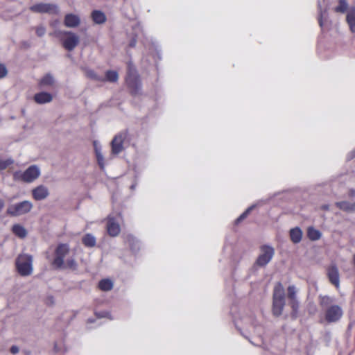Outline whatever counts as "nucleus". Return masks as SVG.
<instances>
[{
  "mask_svg": "<svg viewBox=\"0 0 355 355\" xmlns=\"http://www.w3.org/2000/svg\"><path fill=\"white\" fill-rule=\"evenodd\" d=\"M69 247L67 244H60L55 250L52 265L57 269L76 270L77 263L73 257H68Z\"/></svg>",
  "mask_w": 355,
  "mask_h": 355,
  "instance_id": "obj_1",
  "label": "nucleus"
},
{
  "mask_svg": "<svg viewBox=\"0 0 355 355\" xmlns=\"http://www.w3.org/2000/svg\"><path fill=\"white\" fill-rule=\"evenodd\" d=\"M320 306L324 312V319L329 323L338 322L343 316V311L342 308L336 304H334L336 299L329 295H320Z\"/></svg>",
  "mask_w": 355,
  "mask_h": 355,
  "instance_id": "obj_2",
  "label": "nucleus"
},
{
  "mask_svg": "<svg viewBox=\"0 0 355 355\" xmlns=\"http://www.w3.org/2000/svg\"><path fill=\"white\" fill-rule=\"evenodd\" d=\"M285 305L284 289L281 283H277L274 288L272 311L274 315L282 314Z\"/></svg>",
  "mask_w": 355,
  "mask_h": 355,
  "instance_id": "obj_3",
  "label": "nucleus"
},
{
  "mask_svg": "<svg viewBox=\"0 0 355 355\" xmlns=\"http://www.w3.org/2000/svg\"><path fill=\"white\" fill-rule=\"evenodd\" d=\"M125 80L131 92L134 95L139 94L141 88V81L135 67L130 62L128 64V72Z\"/></svg>",
  "mask_w": 355,
  "mask_h": 355,
  "instance_id": "obj_4",
  "label": "nucleus"
},
{
  "mask_svg": "<svg viewBox=\"0 0 355 355\" xmlns=\"http://www.w3.org/2000/svg\"><path fill=\"white\" fill-rule=\"evenodd\" d=\"M40 175V169L36 165L29 166L24 172L20 171L13 173V178L16 180H21L25 182H32Z\"/></svg>",
  "mask_w": 355,
  "mask_h": 355,
  "instance_id": "obj_5",
  "label": "nucleus"
},
{
  "mask_svg": "<svg viewBox=\"0 0 355 355\" xmlns=\"http://www.w3.org/2000/svg\"><path fill=\"white\" fill-rule=\"evenodd\" d=\"M33 257L28 254L19 255L16 260L18 272L21 276H28L33 272Z\"/></svg>",
  "mask_w": 355,
  "mask_h": 355,
  "instance_id": "obj_6",
  "label": "nucleus"
},
{
  "mask_svg": "<svg viewBox=\"0 0 355 355\" xmlns=\"http://www.w3.org/2000/svg\"><path fill=\"white\" fill-rule=\"evenodd\" d=\"M274 254L275 250L272 246L268 245H261L259 254L254 265L259 267H265L272 260Z\"/></svg>",
  "mask_w": 355,
  "mask_h": 355,
  "instance_id": "obj_7",
  "label": "nucleus"
},
{
  "mask_svg": "<svg viewBox=\"0 0 355 355\" xmlns=\"http://www.w3.org/2000/svg\"><path fill=\"white\" fill-rule=\"evenodd\" d=\"M62 36V45L65 49L69 51H73L79 44V37L71 31H60Z\"/></svg>",
  "mask_w": 355,
  "mask_h": 355,
  "instance_id": "obj_8",
  "label": "nucleus"
},
{
  "mask_svg": "<svg viewBox=\"0 0 355 355\" xmlns=\"http://www.w3.org/2000/svg\"><path fill=\"white\" fill-rule=\"evenodd\" d=\"M33 204L28 200H24L19 203L10 205L7 209V213L12 216H20L31 211Z\"/></svg>",
  "mask_w": 355,
  "mask_h": 355,
  "instance_id": "obj_9",
  "label": "nucleus"
},
{
  "mask_svg": "<svg viewBox=\"0 0 355 355\" xmlns=\"http://www.w3.org/2000/svg\"><path fill=\"white\" fill-rule=\"evenodd\" d=\"M30 10L35 13H46L49 15H58L59 8L55 3H39L30 7Z\"/></svg>",
  "mask_w": 355,
  "mask_h": 355,
  "instance_id": "obj_10",
  "label": "nucleus"
},
{
  "mask_svg": "<svg viewBox=\"0 0 355 355\" xmlns=\"http://www.w3.org/2000/svg\"><path fill=\"white\" fill-rule=\"evenodd\" d=\"M126 136V133L124 132H121L114 136L111 141V153L112 155H119L123 150V142Z\"/></svg>",
  "mask_w": 355,
  "mask_h": 355,
  "instance_id": "obj_11",
  "label": "nucleus"
},
{
  "mask_svg": "<svg viewBox=\"0 0 355 355\" xmlns=\"http://www.w3.org/2000/svg\"><path fill=\"white\" fill-rule=\"evenodd\" d=\"M327 276L330 282L336 288L340 284V276L338 268L335 265H332L327 269Z\"/></svg>",
  "mask_w": 355,
  "mask_h": 355,
  "instance_id": "obj_12",
  "label": "nucleus"
},
{
  "mask_svg": "<svg viewBox=\"0 0 355 355\" xmlns=\"http://www.w3.org/2000/svg\"><path fill=\"white\" fill-rule=\"evenodd\" d=\"M32 195L35 200H42L48 197L49 192L46 186L40 185L32 190Z\"/></svg>",
  "mask_w": 355,
  "mask_h": 355,
  "instance_id": "obj_13",
  "label": "nucleus"
},
{
  "mask_svg": "<svg viewBox=\"0 0 355 355\" xmlns=\"http://www.w3.org/2000/svg\"><path fill=\"white\" fill-rule=\"evenodd\" d=\"M80 24V19L75 14H67L64 17V24L68 28H76Z\"/></svg>",
  "mask_w": 355,
  "mask_h": 355,
  "instance_id": "obj_14",
  "label": "nucleus"
},
{
  "mask_svg": "<svg viewBox=\"0 0 355 355\" xmlns=\"http://www.w3.org/2000/svg\"><path fill=\"white\" fill-rule=\"evenodd\" d=\"M53 97L51 94L48 92H40L34 96L35 101L38 104H44L49 103L52 101Z\"/></svg>",
  "mask_w": 355,
  "mask_h": 355,
  "instance_id": "obj_15",
  "label": "nucleus"
},
{
  "mask_svg": "<svg viewBox=\"0 0 355 355\" xmlns=\"http://www.w3.org/2000/svg\"><path fill=\"white\" fill-rule=\"evenodd\" d=\"M338 208L347 212L355 213V202L340 201L336 202Z\"/></svg>",
  "mask_w": 355,
  "mask_h": 355,
  "instance_id": "obj_16",
  "label": "nucleus"
},
{
  "mask_svg": "<svg viewBox=\"0 0 355 355\" xmlns=\"http://www.w3.org/2000/svg\"><path fill=\"white\" fill-rule=\"evenodd\" d=\"M346 20L350 31L352 33H355V8H352L348 10Z\"/></svg>",
  "mask_w": 355,
  "mask_h": 355,
  "instance_id": "obj_17",
  "label": "nucleus"
},
{
  "mask_svg": "<svg viewBox=\"0 0 355 355\" xmlns=\"http://www.w3.org/2000/svg\"><path fill=\"white\" fill-rule=\"evenodd\" d=\"M290 237L294 243H298L301 241L302 232L299 227H295L290 230Z\"/></svg>",
  "mask_w": 355,
  "mask_h": 355,
  "instance_id": "obj_18",
  "label": "nucleus"
},
{
  "mask_svg": "<svg viewBox=\"0 0 355 355\" xmlns=\"http://www.w3.org/2000/svg\"><path fill=\"white\" fill-rule=\"evenodd\" d=\"M106 230L108 234L112 237L116 236L121 232L119 223H107Z\"/></svg>",
  "mask_w": 355,
  "mask_h": 355,
  "instance_id": "obj_19",
  "label": "nucleus"
},
{
  "mask_svg": "<svg viewBox=\"0 0 355 355\" xmlns=\"http://www.w3.org/2000/svg\"><path fill=\"white\" fill-rule=\"evenodd\" d=\"M92 17L94 21L98 24L104 23L106 20L104 13L98 10L93 11L92 13Z\"/></svg>",
  "mask_w": 355,
  "mask_h": 355,
  "instance_id": "obj_20",
  "label": "nucleus"
},
{
  "mask_svg": "<svg viewBox=\"0 0 355 355\" xmlns=\"http://www.w3.org/2000/svg\"><path fill=\"white\" fill-rule=\"evenodd\" d=\"M98 287L103 291H109L113 288V282L109 279H103L99 282Z\"/></svg>",
  "mask_w": 355,
  "mask_h": 355,
  "instance_id": "obj_21",
  "label": "nucleus"
},
{
  "mask_svg": "<svg viewBox=\"0 0 355 355\" xmlns=\"http://www.w3.org/2000/svg\"><path fill=\"white\" fill-rule=\"evenodd\" d=\"M12 232L16 236L21 239L25 238L27 234L26 230L20 224H15L12 227Z\"/></svg>",
  "mask_w": 355,
  "mask_h": 355,
  "instance_id": "obj_22",
  "label": "nucleus"
},
{
  "mask_svg": "<svg viewBox=\"0 0 355 355\" xmlns=\"http://www.w3.org/2000/svg\"><path fill=\"white\" fill-rule=\"evenodd\" d=\"M83 243L89 248H92L96 245V238L90 234H87L83 237Z\"/></svg>",
  "mask_w": 355,
  "mask_h": 355,
  "instance_id": "obj_23",
  "label": "nucleus"
},
{
  "mask_svg": "<svg viewBox=\"0 0 355 355\" xmlns=\"http://www.w3.org/2000/svg\"><path fill=\"white\" fill-rule=\"evenodd\" d=\"M307 235L311 241H317L320 239L322 234L319 230L310 227L308 228Z\"/></svg>",
  "mask_w": 355,
  "mask_h": 355,
  "instance_id": "obj_24",
  "label": "nucleus"
},
{
  "mask_svg": "<svg viewBox=\"0 0 355 355\" xmlns=\"http://www.w3.org/2000/svg\"><path fill=\"white\" fill-rule=\"evenodd\" d=\"M54 83V78L50 74L44 76L40 81L41 86H51Z\"/></svg>",
  "mask_w": 355,
  "mask_h": 355,
  "instance_id": "obj_25",
  "label": "nucleus"
},
{
  "mask_svg": "<svg viewBox=\"0 0 355 355\" xmlns=\"http://www.w3.org/2000/svg\"><path fill=\"white\" fill-rule=\"evenodd\" d=\"M128 241L129 242L131 250L136 252L139 249V243L135 238L132 236H128Z\"/></svg>",
  "mask_w": 355,
  "mask_h": 355,
  "instance_id": "obj_26",
  "label": "nucleus"
},
{
  "mask_svg": "<svg viewBox=\"0 0 355 355\" xmlns=\"http://www.w3.org/2000/svg\"><path fill=\"white\" fill-rule=\"evenodd\" d=\"M119 78V76L116 71H107L105 73V80L114 83L116 82Z\"/></svg>",
  "mask_w": 355,
  "mask_h": 355,
  "instance_id": "obj_27",
  "label": "nucleus"
},
{
  "mask_svg": "<svg viewBox=\"0 0 355 355\" xmlns=\"http://www.w3.org/2000/svg\"><path fill=\"white\" fill-rule=\"evenodd\" d=\"M297 289L294 285H291L288 287V298L290 300H297L296 297Z\"/></svg>",
  "mask_w": 355,
  "mask_h": 355,
  "instance_id": "obj_28",
  "label": "nucleus"
},
{
  "mask_svg": "<svg viewBox=\"0 0 355 355\" xmlns=\"http://www.w3.org/2000/svg\"><path fill=\"white\" fill-rule=\"evenodd\" d=\"M348 4L345 0H339V3L335 10L338 12H345L347 9Z\"/></svg>",
  "mask_w": 355,
  "mask_h": 355,
  "instance_id": "obj_29",
  "label": "nucleus"
},
{
  "mask_svg": "<svg viewBox=\"0 0 355 355\" xmlns=\"http://www.w3.org/2000/svg\"><path fill=\"white\" fill-rule=\"evenodd\" d=\"M14 160L11 158L2 159L0 158V171L6 169L8 166L13 164Z\"/></svg>",
  "mask_w": 355,
  "mask_h": 355,
  "instance_id": "obj_30",
  "label": "nucleus"
},
{
  "mask_svg": "<svg viewBox=\"0 0 355 355\" xmlns=\"http://www.w3.org/2000/svg\"><path fill=\"white\" fill-rule=\"evenodd\" d=\"M123 218L121 216V214H112L108 216L107 218V222H119L120 220H122Z\"/></svg>",
  "mask_w": 355,
  "mask_h": 355,
  "instance_id": "obj_31",
  "label": "nucleus"
},
{
  "mask_svg": "<svg viewBox=\"0 0 355 355\" xmlns=\"http://www.w3.org/2000/svg\"><path fill=\"white\" fill-rule=\"evenodd\" d=\"M254 205H252L248 207L236 220L235 222H241L244 220L249 213L254 208Z\"/></svg>",
  "mask_w": 355,
  "mask_h": 355,
  "instance_id": "obj_32",
  "label": "nucleus"
},
{
  "mask_svg": "<svg viewBox=\"0 0 355 355\" xmlns=\"http://www.w3.org/2000/svg\"><path fill=\"white\" fill-rule=\"evenodd\" d=\"M95 314L98 318H107L110 320H112V318L111 317L110 313L107 311L96 312Z\"/></svg>",
  "mask_w": 355,
  "mask_h": 355,
  "instance_id": "obj_33",
  "label": "nucleus"
},
{
  "mask_svg": "<svg viewBox=\"0 0 355 355\" xmlns=\"http://www.w3.org/2000/svg\"><path fill=\"white\" fill-rule=\"evenodd\" d=\"M35 32L38 37H42L46 33V28L43 26H39L36 28Z\"/></svg>",
  "mask_w": 355,
  "mask_h": 355,
  "instance_id": "obj_34",
  "label": "nucleus"
},
{
  "mask_svg": "<svg viewBox=\"0 0 355 355\" xmlns=\"http://www.w3.org/2000/svg\"><path fill=\"white\" fill-rule=\"evenodd\" d=\"M8 73L6 66L3 64H0V78H3L6 76Z\"/></svg>",
  "mask_w": 355,
  "mask_h": 355,
  "instance_id": "obj_35",
  "label": "nucleus"
},
{
  "mask_svg": "<svg viewBox=\"0 0 355 355\" xmlns=\"http://www.w3.org/2000/svg\"><path fill=\"white\" fill-rule=\"evenodd\" d=\"M86 74L88 77H90L93 79L101 80V78H100L92 70H87Z\"/></svg>",
  "mask_w": 355,
  "mask_h": 355,
  "instance_id": "obj_36",
  "label": "nucleus"
},
{
  "mask_svg": "<svg viewBox=\"0 0 355 355\" xmlns=\"http://www.w3.org/2000/svg\"><path fill=\"white\" fill-rule=\"evenodd\" d=\"M94 150H95V154L96 155H98V153H101V146H100V144L98 143V141H94Z\"/></svg>",
  "mask_w": 355,
  "mask_h": 355,
  "instance_id": "obj_37",
  "label": "nucleus"
},
{
  "mask_svg": "<svg viewBox=\"0 0 355 355\" xmlns=\"http://www.w3.org/2000/svg\"><path fill=\"white\" fill-rule=\"evenodd\" d=\"M290 304L294 311H296L297 310L299 306L297 300H291Z\"/></svg>",
  "mask_w": 355,
  "mask_h": 355,
  "instance_id": "obj_38",
  "label": "nucleus"
},
{
  "mask_svg": "<svg viewBox=\"0 0 355 355\" xmlns=\"http://www.w3.org/2000/svg\"><path fill=\"white\" fill-rule=\"evenodd\" d=\"M10 352L13 354H17L19 351V349L17 346L13 345L10 347Z\"/></svg>",
  "mask_w": 355,
  "mask_h": 355,
  "instance_id": "obj_39",
  "label": "nucleus"
},
{
  "mask_svg": "<svg viewBox=\"0 0 355 355\" xmlns=\"http://www.w3.org/2000/svg\"><path fill=\"white\" fill-rule=\"evenodd\" d=\"M98 162V164L99 165L101 170H104L105 168V161L104 157L101 159H99Z\"/></svg>",
  "mask_w": 355,
  "mask_h": 355,
  "instance_id": "obj_40",
  "label": "nucleus"
},
{
  "mask_svg": "<svg viewBox=\"0 0 355 355\" xmlns=\"http://www.w3.org/2000/svg\"><path fill=\"white\" fill-rule=\"evenodd\" d=\"M354 157H355V148H354L352 151H351V152L348 154V155H347V158H348L349 159H353V158H354Z\"/></svg>",
  "mask_w": 355,
  "mask_h": 355,
  "instance_id": "obj_41",
  "label": "nucleus"
},
{
  "mask_svg": "<svg viewBox=\"0 0 355 355\" xmlns=\"http://www.w3.org/2000/svg\"><path fill=\"white\" fill-rule=\"evenodd\" d=\"M322 16H323V14L322 12H320V17H319V19H318V21H319V24L320 26L322 27Z\"/></svg>",
  "mask_w": 355,
  "mask_h": 355,
  "instance_id": "obj_42",
  "label": "nucleus"
},
{
  "mask_svg": "<svg viewBox=\"0 0 355 355\" xmlns=\"http://www.w3.org/2000/svg\"><path fill=\"white\" fill-rule=\"evenodd\" d=\"M354 195H355V190L351 189L349 192V196L352 198V197L354 196Z\"/></svg>",
  "mask_w": 355,
  "mask_h": 355,
  "instance_id": "obj_43",
  "label": "nucleus"
},
{
  "mask_svg": "<svg viewBox=\"0 0 355 355\" xmlns=\"http://www.w3.org/2000/svg\"><path fill=\"white\" fill-rule=\"evenodd\" d=\"M96 157L97 161L103 158V155L102 153H98V155H96Z\"/></svg>",
  "mask_w": 355,
  "mask_h": 355,
  "instance_id": "obj_44",
  "label": "nucleus"
},
{
  "mask_svg": "<svg viewBox=\"0 0 355 355\" xmlns=\"http://www.w3.org/2000/svg\"><path fill=\"white\" fill-rule=\"evenodd\" d=\"M5 202L3 200L0 199V211L3 208Z\"/></svg>",
  "mask_w": 355,
  "mask_h": 355,
  "instance_id": "obj_45",
  "label": "nucleus"
},
{
  "mask_svg": "<svg viewBox=\"0 0 355 355\" xmlns=\"http://www.w3.org/2000/svg\"><path fill=\"white\" fill-rule=\"evenodd\" d=\"M135 44H136V41L135 40H132V41H131V42L130 44V46L133 47V46H135Z\"/></svg>",
  "mask_w": 355,
  "mask_h": 355,
  "instance_id": "obj_46",
  "label": "nucleus"
},
{
  "mask_svg": "<svg viewBox=\"0 0 355 355\" xmlns=\"http://www.w3.org/2000/svg\"><path fill=\"white\" fill-rule=\"evenodd\" d=\"M135 187H136V184H133L132 185H131L130 189H131L132 190H133V189H135Z\"/></svg>",
  "mask_w": 355,
  "mask_h": 355,
  "instance_id": "obj_47",
  "label": "nucleus"
},
{
  "mask_svg": "<svg viewBox=\"0 0 355 355\" xmlns=\"http://www.w3.org/2000/svg\"><path fill=\"white\" fill-rule=\"evenodd\" d=\"M54 349H55V352H58V349H57V346H56V345H55L54 346Z\"/></svg>",
  "mask_w": 355,
  "mask_h": 355,
  "instance_id": "obj_48",
  "label": "nucleus"
},
{
  "mask_svg": "<svg viewBox=\"0 0 355 355\" xmlns=\"http://www.w3.org/2000/svg\"><path fill=\"white\" fill-rule=\"evenodd\" d=\"M324 209H328V208H329V206H328V205H325V206H324Z\"/></svg>",
  "mask_w": 355,
  "mask_h": 355,
  "instance_id": "obj_49",
  "label": "nucleus"
}]
</instances>
